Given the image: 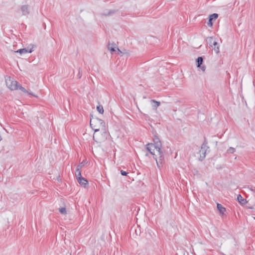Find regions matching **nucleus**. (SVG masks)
I'll return each mask as SVG.
<instances>
[{
  "label": "nucleus",
  "mask_w": 255,
  "mask_h": 255,
  "mask_svg": "<svg viewBox=\"0 0 255 255\" xmlns=\"http://www.w3.org/2000/svg\"><path fill=\"white\" fill-rule=\"evenodd\" d=\"M90 116V126L95 132L99 131L100 128L105 130L106 125L103 120L96 117H94L92 115Z\"/></svg>",
  "instance_id": "obj_1"
},
{
  "label": "nucleus",
  "mask_w": 255,
  "mask_h": 255,
  "mask_svg": "<svg viewBox=\"0 0 255 255\" xmlns=\"http://www.w3.org/2000/svg\"><path fill=\"white\" fill-rule=\"evenodd\" d=\"M208 142L205 137H204V140L203 143V144L201 145V149L199 150V154H200V157L199 158V159L200 161H203L205 157H206V154L208 150V149L209 148V147L207 145Z\"/></svg>",
  "instance_id": "obj_2"
},
{
  "label": "nucleus",
  "mask_w": 255,
  "mask_h": 255,
  "mask_svg": "<svg viewBox=\"0 0 255 255\" xmlns=\"http://www.w3.org/2000/svg\"><path fill=\"white\" fill-rule=\"evenodd\" d=\"M206 41L207 44H208L210 46H214V49L217 53L219 52V44L218 42L216 41L215 38L214 37H210L208 38Z\"/></svg>",
  "instance_id": "obj_3"
},
{
  "label": "nucleus",
  "mask_w": 255,
  "mask_h": 255,
  "mask_svg": "<svg viewBox=\"0 0 255 255\" xmlns=\"http://www.w3.org/2000/svg\"><path fill=\"white\" fill-rule=\"evenodd\" d=\"M77 173L75 174L77 179L79 183L84 187L86 188L88 185V180L85 178L83 177L81 175V171H77Z\"/></svg>",
  "instance_id": "obj_4"
},
{
  "label": "nucleus",
  "mask_w": 255,
  "mask_h": 255,
  "mask_svg": "<svg viewBox=\"0 0 255 255\" xmlns=\"http://www.w3.org/2000/svg\"><path fill=\"white\" fill-rule=\"evenodd\" d=\"M157 151L158 152V155H159L158 159H157V156H156V158L154 159L156 160L157 167L159 168L164 162V155L161 149H160L159 151Z\"/></svg>",
  "instance_id": "obj_5"
},
{
  "label": "nucleus",
  "mask_w": 255,
  "mask_h": 255,
  "mask_svg": "<svg viewBox=\"0 0 255 255\" xmlns=\"http://www.w3.org/2000/svg\"><path fill=\"white\" fill-rule=\"evenodd\" d=\"M146 149L153 155V158H156L157 155L154 153V150H157V147L152 143H149L146 145Z\"/></svg>",
  "instance_id": "obj_6"
},
{
  "label": "nucleus",
  "mask_w": 255,
  "mask_h": 255,
  "mask_svg": "<svg viewBox=\"0 0 255 255\" xmlns=\"http://www.w3.org/2000/svg\"><path fill=\"white\" fill-rule=\"evenodd\" d=\"M7 87L11 90H15L18 89V83L16 81L9 80V82H6Z\"/></svg>",
  "instance_id": "obj_7"
},
{
  "label": "nucleus",
  "mask_w": 255,
  "mask_h": 255,
  "mask_svg": "<svg viewBox=\"0 0 255 255\" xmlns=\"http://www.w3.org/2000/svg\"><path fill=\"white\" fill-rule=\"evenodd\" d=\"M153 142V143H152V144H154V145L155 146V147H157V150L159 151V150L161 149L162 144L160 139L156 135H154Z\"/></svg>",
  "instance_id": "obj_8"
},
{
  "label": "nucleus",
  "mask_w": 255,
  "mask_h": 255,
  "mask_svg": "<svg viewBox=\"0 0 255 255\" xmlns=\"http://www.w3.org/2000/svg\"><path fill=\"white\" fill-rule=\"evenodd\" d=\"M203 57L199 56L196 59V62L197 67L201 68L203 71H204L205 70L206 67L205 66H201L203 62Z\"/></svg>",
  "instance_id": "obj_9"
},
{
  "label": "nucleus",
  "mask_w": 255,
  "mask_h": 255,
  "mask_svg": "<svg viewBox=\"0 0 255 255\" xmlns=\"http://www.w3.org/2000/svg\"><path fill=\"white\" fill-rule=\"evenodd\" d=\"M33 46H32V48H31L30 49H29L28 47L22 48V49L17 50V51H15V52L19 53L20 55H22V54L27 53H31L33 51Z\"/></svg>",
  "instance_id": "obj_10"
},
{
  "label": "nucleus",
  "mask_w": 255,
  "mask_h": 255,
  "mask_svg": "<svg viewBox=\"0 0 255 255\" xmlns=\"http://www.w3.org/2000/svg\"><path fill=\"white\" fill-rule=\"evenodd\" d=\"M218 17V14L217 13H213L209 16L208 22H207V24L210 26L212 27L213 26V20H216Z\"/></svg>",
  "instance_id": "obj_11"
},
{
  "label": "nucleus",
  "mask_w": 255,
  "mask_h": 255,
  "mask_svg": "<svg viewBox=\"0 0 255 255\" xmlns=\"http://www.w3.org/2000/svg\"><path fill=\"white\" fill-rule=\"evenodd\" d=\"M21 9L23 15H27L29 13L28 6L27 5H22L21 7Z\"/></svg>",
  "instance_id": "obj_12"
},
{
  "label": "nucleus",
  "mask_w": 255,
  "mask_h": 255,
  "mask_svg": "<svg viewBox=\"0 0 255 255\" xmlns=\"http://www.w3.org/2000/svg\"><path fill=\"white\" fill-rule=\"evenodd\" d=\"M217 207L220 214H224V212L226 211V208L219 203L217 204Z\"/></svg>",
  "instance_id": "obj_13"
},
{
  "label": "nucleus",
  "mask_w": 255,
  "mask_h": 255,
  "mask_svg": "<svg viewBox=\"0 0 255 255\" xmlns=\"http://www.w3.org/2000/svg\"><path fill=\"white\" fill-rule=\"evenodd\" d=\"M237 200L238 202L242 205H245L247 203V201L240 194L237 196Z\"/></svg>",
  "instance_id": "obj_14"
},
{
  "label": "nucleus",
  "mask_w": 255,
  "mask_h": 255,
  "mask_svg": "<svg viewBox=\"0 0 255 255\" xmlns=\"http://www.w3.org/2000/svg\"><path fill=\"white\" fill-rule=\"evenodd\" d=\"M87 163L86 160H84L83 161H82L77 167L76 170L75 171V174L77 173V171H80V169L83 167L85 164Z\"/></svg>",
  "instance_id": "obj_15"
},
{
  "label": "nucleus",
  "mask_w": 255,
  "mask_h": 255,
  "mask_svg": "<svg viewBox=\"0 0 255 255\" xmlns=\"http://www.w3.org/2000/svg\"><path fill=\"white\" fill-rule=\"evenodd\" d=\"M117 11H118L117 10L111 9V10H109L108 12L104 13L103 14V15H104L105 16H110V15H113V14H115Z\"/></svg>",
  "instance_id": "obj_16"
},
{
  "label": "nucleus",
  "mask_w": 255,
  "mask_h": 255,
  "mask_svg": "<svg viewBox=\"0 0 255 255\" xmlns=\"http://www.w3.org/2000/svg\"><path fill=\"white\" fill-rule=\"evenodd\" d=\"M151 102L152 103H154V105H152V107L153 108L156 109L160 105V103L159 102L156 101L154 100H151Z\"/></svg>",
  "instance_id": "obj_17"
},
{
  "label": "nucleus",
  "mask_w": 255,
  "mask_h": 255,
  "mask_svg": "<svg viewBox=\"0 0 255 255\" xmlns=\"http://www.w3.org/2000/svg\"><path fill=\"white\" fill-rule=\"evenodd\" d=\"M97 110L101 114H103L104 112L103 107L102 105H99L97 106Z\"/></svg>",
  "instance_id": "obj_18"
},
{
  "label": "nucleus",
  "mask_w": 255,
  "mask_h": 255,
  "mask_svg": "<svg viewBox=\"0 0 255 255\" xmlns=\"http://www.w3.org/2000/svg\"><path fill=\"white\" fill-rule=\"evenodd\" d=\"M108 48L111 52L112 53L116 51V46H115V44H112V46H111L110 43H109Z\"/></svg>",
  "instance_id": "obj_19"
},
{
  "label": "nucleus",
  "mask_w": 255,
  "mask_h": 255,
  "mask_svg": "<svg viewBox=\"0 0 255 255\" xmlns=\"http://www.w3.org/2000/svg\"><path fill=\"white\" fill-rule=\"evenodd\" d=\"M18 89H19V90H20L21 91H22L23 93H28V91L25 89L24 88V87H23L20 84H18Z\"/></svg>",
  "instance_id": "obj_20"
},
{
  "label": "nucleus",
  "mask_w": 255,
  "mask_h": 255,
  "mask_svg": "<svg viewBox=\"0 0 255 255\" xmlns=\"http://www.w3.org/2000/svg\"><path fill=\"white\" fill-rule=\"evenodd\" d=\"M236 151V149L234 147H230L228 150H227V152L228 153H233L235 152Z\"/></svg>",
  "instance_id": "obj_21"
},
{
  "label": "nucleus",
  "mask_w": 255,
  "mask_h": 255,
  "mask_svg": "<svg viewBox=\"0 0 255 255\" xmlns=\"http://www.w3.org/2000/svg\"><path fill=\"white\" fill-rule=\"evenodd\" d=\"M59 212L61 214L65 215L67 214L65 208H61L59 209Z\"/></svg>",
  "instance_id": "obj_22"
},
{
  "label": "nucleus",
  "mask_w": 255,
  "mask_h": 255,
  "mask_svg": "<svg viewBox=\"0 0 255 255\" xmlns=\"http://www.w3.org/2000/svg\"><path fill=\"white\" fill-rule=\"evenodd\" d=\"M121 173L123 176H127L128 174V172L124 170H121Z\"/></svg>",
  "instance_id": "obj_23"
},
{
  "label": "nucleus",
  "mask_w": 255,
  "mask_h": 255,
  "mask_svg": "<svg viewBox=\"0 0 255 255\" xmlns=\"http://www.w3.org/2000/svg\"><path fill=\"white\" fill-rule=\"evenodd\" d=\"M26 93L28 94V95H31V96H34L35 97H37V96L34 95L32 92H29L28 91V93Z\"/></svg>",
  "instance_id": "obj_24"
},
{
  "label": "nucleus",
  "mask_w": 255,
  "mask_h": 255,
  "mask_svg": "<svg viewBox=\"0 0 255 255\" xmlns=\"http://www.w3.org/2000/svg\"><path fill=\"white\" fill-rule=\"evenodd\" d=\"M78 78L80 79L81 78V76H82V73L80 71V69H79V73H78Z\"/></svg>",
  "instance_id": "obj_25"
},
{
  "label": "nucleus",
  "mask_w": 255,
  "mask_h": 255,
  "mask_svg": "<svg viewBox=\"0 0 255 255\" xmlns=\"http://www.w3.org/2000/svg\"><path fill=\"white\" fill-rule=\"evenodd\" d=\"M2 140V137L1 136V135H0V141Z\"/></svg>",
  "instance_id": "obj_26"
},
{
  "label": "nucleus",
  "mask_w": 255,
  "mask_h": 255,
  "mask_svg": "<svg viewBox=\"0 0 255 255\" xmlns=\"http://www.w3.org/2000/svg\"><path fill=\"white\" fill-rule=\"evenodd\" d=\"M117 49H118V50L119 52H120L121 53H122V52L120 51V50L118 48H117Z\"/></svg>",
  "instance_id": "obj_27"
}]
</instances>
